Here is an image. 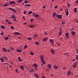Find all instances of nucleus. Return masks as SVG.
I'll use <instances>...</instances> for the list:
<instances>
[{"label": "nucleus", "instance_id": "nucleus-22", "mask_svg": "<svg viewBox=\"0 0 78 78\" xmlns=\"http://www.w3.org/2000/svg\"><path fill=\"white\" fill-rule=\"evenodd\" d=\"M25 6H27L28 7H30V5L29 4H25Z\"/></svg>", "mask_w": 78, "mask_h": 78}, {"label": "nucleus", "instance_id": "nucleus-61", "mask_svg": "<svg viewBox=\"0 0 78 78\" xmlns=\"http://www.w3.org/2000/svg\"><path fill=\"white\" fill-rule=\"evenodd\" d=\"M77 53L78 54V49L76 50Z\"/></svg>", "mask_w": 78, "mask_h": 78}, {"label": "nucleus", "instance_id": "nucleus-18", "mask_svg": "<svg viewBox=\"0 0 78 78\" xmlns=\"http://www.w3.org/2000/svg\"><path fill=\"white\" fill-rule=\"evenodd\" d=\"M56 14V13L55 12L53 13V15H52L54 17H55Z\"/></svg>", "mask_w": 78, "mask_h": 78}, {"label": "nucleus", "instance_id": "nucleus-47", "mask_svg": "<svg viewBox=\"0 0 78 78\" xmlns=\"http://www.w3.org/2000/svg\"><path fill=\"white\" fill-rule=\"evenodd\" d=\"M0 34H1V35H2V36H3V35H4V34H3V32H2V33H1Z\"/></svg>", "mask_w": 78, "mask_h": 78}, {"label": "nucleus", "instance_id": "nucleus-32", "mask_svg": "<svg viewBox=\"0 0 78 78\" xmlns=\"http://www.w3.org/2000/svg\"><path fill=\"white\" fill-rule=\"evenodd\" d=\"M48 68H51V65H50V64H48Z\"/></svg>", "mask_w": 78, "mask_h": 78}, {"label": "nucleus", "instance_id": "nucleus-4", "mask_svg": "<svg viewBox=\"0 0 78 78\" xmlns=\"http://www.w3.org/2000/svg\"><path fill=\"white\" fill-rule=\"evenodd\" d=\"M28 27H30V28H34L35 27L34 25H30L28 26Z\"/></svg>", "mask_w": 78, "mask_h": 78}, {"label": "nucleus", "instance_id": "nucleus-62", "mask_svg": "<svg viewBox=\"0 0 78 78\" xmlns=\"http://www.w3.org/2000/svg\"><path fill=\"white\" fill-rule=\"evenodd\" d=\"M76 60H78V57H76Z\"/></svg>", "mask_w": 78, "mask_h": 78}, {"label": "nucleus", "instance_id": "nucleus-10", "mask_svg": "<svg viewBox=\"0 0 78 78\" xmlns=\"http://www.w3.org/2000/svg\"><path fill=\"white\" fill-rule=\"evenodd\" d=\"M40 58L41 61L44 60V57L42 55L40 56Z\"/></svg>", "mask_w": 78, "mask_h": 78}, {"label": "nucleus", "instance_id": "nucleus-12", "mask_svg": "<svg viewBox=\"0 0 78 78\" xmlns=\"http://www.w3.org/2000/svg\"><path fill=\"white\" fill-rule=\"evenodd\" d=\"M16 51L18 52H22V50H17Z\"/></svg>", "mask_w": 78, "mask_h": 78}, {"label": "nucleus", "instance_id": "nucleus-53", "mask_svg": "<svg viewBox=\"0 0 78 78\" xmlns=\"http://www.w3.org/2000/svg\"><path fill=\"white\" fill-rule=\"evenodd\" d=\"M65 23H66L64 22H62V24H65Z\"/></svg>", "mask_w": 78, "mask_h": 78}, {"label": "nucleus", "instance_id": "nucleus-25", "mask_svg": "<svg viewBox=\"0 0 78 78\" xmlns=\"http://www.w3.org/2000/svg\"><path fill=\"white\" fill-rule=\"evenodd\" d=\"M41 62L43 64H46L45 62H44L43 59L42 60H41Z\"/></svg>", "mask_w": 78, "mask_h": 78}, {"label": "nucleus", "instance_id": "nucleus-5", "mask_svg": "<svg viewBox=\"0 0 78 78\" xmlns=\"http://www.w3.org/2000/svg\"><path fill=\"white\" fill-rule=\"evenodd\" d=\"M51 52L53 55H54V53H55V51H54L53 49H52L51 50Z\"/></svg>", "mask_w": 78, "mask_h": 78}, {"label": "nucleus", "instance_id": "nucleus-50", "mask_svg": "<svg viewBox=\"0 0 78 78\" xmlns=\"http://www.w3.org/2000/svg\"><path fill=\"white\" fill-rule=\"evenodd\" d=\"M26 13V11H24V14H25Z\"/></svg>", "mask_w": 78, "mask_h": 78}, {"label": "nucleus", "instance_id": "nucleus-49", "mask_svg": "<svg viewBox=\"0 0 78 78\" xmlns=\"http://www.w3.org/2000/svg\"><path fill=\"white\" fill-rule=\"evenodd\" d=\"M5 21L6 22H8L9 21V20L8 19H5Z\"/></svg>", "mask_w": 78, "mask_h": 78}, {"label": "nucleus", "instance_id": "nucleus-46", "mask_svg": "<svg viewBox=\"0 0 78 78\" xmlns=\"http://www.w3.org/2000/svg\"><path fill=\"white\" fill-rule=\"evenodd\" d=\"M69 34L68 33H66V34H65L66 36H67Z\"/></svg>", "mask_w": 78, "mask_h": 78}, {"label": "nucleus", "instance_id": "nucleus-24", "mask_svg": "<svg viewBox=\"0 0 78 78\" xmlns=\"http://www.w3.org/2000/svg\"><path fill=\"white\" fill-rule=\"evenodd\" d=\"M3 50L5 51H7V50H6L5 48H3Z\"/></svg>", "mask_w": 78, "mask_h": 78}, {"label": "nucleus", "instance_id": "nucleus-42", "mask_svg": "<svg viewBox=\"0 0 78 78\" xmlns=\"http://www.w3.org/2000/svg\"><path fill=\"white\" fill-rule=\"evenodd\" d=\"M22 1V0H19V1H18L17 2H19V3H20V2H21Z\"/></svg>", "mask_w": 78, "mask_h": 78}, {"label": "nucleus", "instance_id": "nucleus-37", "mask_svg": "<svg viewBox=\"0 0 78 78\" xmlns=\"http://www.w3.org/2000/svg\"><path fill=\"white\" fill-rule=\"evenodd\" d=\"M10 49L11 50H12V51L14 50V49L12 47H10Z\"/></svg>", "mask_w": 78, "mask_h": 78}, {"label": "nucleus", "instance_id": "nucleus-6", "mask_svg": "<svg viewBox=\"0 0 78 78\" xmlns=\"http://www.w3.org/2000/svg\"><path fill=\"white\" fill-rule=\"evenodd\" d=\"M16 2H13V1H11V2H9V4H10V5L14 4Z\"/></svg>", "mask_w": 78, "mask_h": 78}, {"label": "nucleus", "instance_id": "nucleus-8", "mask_svg": "<svg viewBox=\"0 0 78 78\" xmlns=\"http://www.w3.org/2000/svg\"><path fill=\"white\" fill-rule=\"evenodd\" d=\"M71 73V72L70 71H68V73H67V76H69L70 75Z\"/></svg>", "mask_w": 78, "mask_h": 78}, {"label": "nucleus", "instance_id": "nucleus-17", "mask_svg": "<svg viewBox=\"0 0 78 78\" xmlns=\"http://www.w3.org/2000/svg\"><path fill=\"white\" fill-rule=\"evenodd\" d=\"M74 12H76L77 11V10L76 9V8H75L74 9Z\"/></svg>", "mask_w": 78, "mask_h": 78}, {"label": "nucleus", "instance_id": "nucleus-2", "mask_svg": "<svg viewBox=\"0 0 78 78\" xmlns=\"http://www.w3.org/2000/svg\"><path fill=\"white\" fill-rule=\"evenodd\" d=\"M77 63H73V68H76V67L77 66Z\"/></svg>", "mask_w": 78, "mask_h": 78}, {"label": "nucleus", "instance_id": "nucleus-48", "mask_svg": "<svg viewBox=\"0 0 78 78\" xmlns=\"http://www.w3.org/2000/svg\"><path fill=\"white\" fill-rule=\"evenodd\" d=\"M76 4H78V0H76Z\"/></svg>", "mask_w": 78, "mask_h": 78}, {"label": "nucleus", "instance_id": "nucleus-59", "mask_svg": "<svg viewBox=\"0 0 78 78\" xmlns=\"http://www.w3.org/2000/svg\"><path fill=\"white\" fill-rule=\"evenodd\" d=\"M43 65H43V64H41V66H43Z\"/></svg>", "mask_w": 78, "mask_h": 78}, {"label": "nucleus", "instance_id": "nucleus-55", "mask_svg": "<svg viewBox=\"0 0 78 78\" xmlns=\"http://www.w3.org/2000/svg\"><path fill=\"white\" fill-rule=\"evenodd\" d=\"M12 18H14V16L13 15L12 16Z\"/></svg>", "mask_w": 78, "mask_h": 78}, {"label": "nucleus", "instance_id": "nucleus-14", "mask_svg": "<svg viewBox=\"0 0 78 78\" xmlns=\"http://www.w3.org/2000/svg\"><path fill=\"white\" fill-rule=\"evenodd\" d=\"M1 27L2 29H4L5 28V27L3 25H2Z\"/></svg>", "mask_w": 78, "mask_h": 78}, {"label": "nucleus", "instance_id": "nucleus-60", "mask_svg": "<svg viewBox=\"0 0 78 78\" xmlns=\"http://www.w3.org/2000/svg\"><path fill=\"white\" fill-rule=\"evenodd\" d=\"M8 23L9 24H12V23H11L10 22H9Z\"/></svg>", "mask_w": 78, "mask_h": 78}, {"label": "nucleus", "instance_id": "nucleus-58", "mask_svg": "<svg viewBox=\"0 0 78 78\" xmlns=\"http://www.w3.org/2000/svg\"><path fill=\"white\" fill-rule=\"evenodd\" d=\"M68 53H66L64 54L65 55H68Z\"/></svg>", "mask_w": 78, "mask_h": 78}, {"label": "nucleus", "instance_id": "nucleus-21", "mask_svg": "<svg viewBox=\"0 0 78 78\" xmlns=\"http://www.w3.org/2000/svg\"><path fill=\"white\" fill-rule=\"evenodd\" d=\"M47 39L46 38H44V39H43V41H47Z\"/></svg>", "mask_w": 78, "mask_h": 78}, {"label": "nucleus", "instance_id": "nucleus-3", "mask_svg": "<svg viewBox=\"0 0 78 78\" xmlns=\"http://www.w3.org/2000/svg\"><path fill=\"white\" fill-rule=\"evenodd\" d=\"M9 8V9H10V10H12L13 12H15V13H16V11L14 9H13V8H12L11 7Z\"/></svg>", "mask_w": 78, "mask_h": 78}, {"label": "nucleus", "instance_id": "nucleus-56", "mask_svg": "<svg viewBox=\"0 0 78 78\" xmlns=\"http://www.w3.org/2000/svg\"><path fill=\"white\" fill-rule=\"evenodd\" d=\"M73 28H72V29H71V31H73Z\"/></svg>", "mask_w": 78, "mask_h": 78}, {"label": "nucleus", "instance_id": "nucleus-11", "mask_svg": "<svg viewBox=\"0 0 78 78\" xmlns=\"http://www.w3.org/2000/svg\"><path fill=\"white\" fill-rule=\"evenodd\" d=\"M15 35H19V34H21L20 33H17V32H16L15 33Z\"/></svg>", "mask_w": 78, "mask_h": 78}, {"label": "nucleus", "instance_id": "nucleus-29", "mask_svg": "<svg viewBox=\"0 0 78 78\" xmlns=\"http://www.w3.org/2000/svg\"><path fill=\"white\" fill-rule=\"evenodd\" d=\"M18 59L20 61H22V59H21L20 57H18Z\"/></svg>", "mask_w": 78, "mask_h": 78}, {"label": "nucleus", "instance_id": "nucleus-33", "mask_svg": "<svg viewBox=\"0 0 78 78\" xmlns=\"http://www.w3.org/2000/svg\"><path fill=\"white\" fill-rule=\"evenodd\" d=\"M3 58L5 59V60H7V57H5V56H4V57H3Z\"/></svg>", "mask_w": 78, "mask_h": 78}, {"label": "nucleus", "instance_id": "nucleus-35", "mask_svg": "<svg viewBox=\"0 0 78 78\" xmlns=\"http://www.w3.org/2000/svg\"><path fill=\"white\" fill-rule=\"evenodd\" d=\"M30 21L31 22H33L34 21L33 18H31V19H30Z\"/></svg>", "mask_w": 78, "mask_h": 78}, {"label": "nucleus", "instance_id": "nucleus-1", "mask_svg": "<svg viewBox=\"0 0 78 78\" xmlns=\"http://www.w3.org/2000/svg\"><path fill=\"white\" fill-rule=\"evenodd\" d=\"M56 17H57L59 19H61L62 18V16L61 15H56Z\"/></svg>", "mask_w": 78, "mask_h": 78}, {"label": "nucleus", "instance_id": "nucleus-36", "mask_svg": "<svg viewBox=\"0 0 78 78\" xmlns=\"http://www.w3.org/2000/svg\"><path fill=\"white\" fill-rule=\"evenodd\" d=\"M8 6V4L7 3H6L5 5H3L4 7H6Z\"/></svg>", "mask_w": 78, "mask_h": 78}, {"label": "nucleus", "instance_id": "nucleus-9", "mask_svg": "<svg viewBox=\"0 0 78 78\" xmlns=\"http://www.w3.org/2000/svg\"><path fill=\"white\" fill-rule=\"evenodd\" d=\"M33 66L34 67H37L38 66V65H37L36 63L34 64Z\"/></svg>", "mask_w": 78, "mask_h": 78}, {"label": "nucleus", "instance_id": "nucleus-34", "mask_svg": "<svg viewBox=\"0 0 78 78\" xmlns=\"http://www.w3.org/2000/svg\"><path fill=\"white\" fill-rule=\"evenodd\" d=\"M30 54L31 55H34V53H33L32 52H30Z\"/></svg>", "mask_w": 78, "mask_h": 78}, {"label": "nucleus", "instance_id": "nucleus-16", "mask_svg": "<svg viewBox=\"0 0 78 78\" xmlns=\"http://www.w3.org/2000/svg\"><path fill=\"white\" fill-rule=\"evenodd\" d=\"M34 76H36L37 78H39V77L38 76V75L36 74H34Z\"/></svg>", "mask_w": 78, "mask_h": 78}, {"label": "nucleus", "instance_id": "nucleus-43", "mask_svg": "<svg viewBox=\"0 0 78 78\" xmlns=\"http://www.w3.org/2000/svg\"><path fill=\"white\" fill-rule=\"evenodd\" d=\"M37 37V35H36V34H34V38H35L36 37Z\"/></svg>", "mask_w": 78, "mask_h": 78}, {"label": "nucleus", "instance_id": "nucleus-27", "mask_svg": "<svg viewBox=\"0 0 78 78\" xmlns=\"http://www.w3.org/2000/svg\"><path fill=\"white\" fill-rule=\"evenodd\" d=\"M39 16V15L37 14H36L34 15V16L36 17H38Z\"/></svg>", "mask_w": 78, "mask_h": 78}, {"label": "nucleus", "instance_id": "nucleus-51", "mask_svg": "<svg viewBox=\"0 0 78 78\" xmlns=\"http://www.w3.org/2000/svg\"><path fill=\"white\" fill-rule=\"evenodd\" d=\"M51 45L52 46H53L54 45V43L53 42L52 43Z\"/></svg>", "mask_w": 78, "mask_h": 78}, {"label": "nucleus", "instance_id": "nucleus-31", "mask_svg": "<svg viewBox=\"0 0 78 78\" xmlns=\"http://www.w3.org/2000/svg\"><path fill=\"white\" fill-rule=\"evenodd\" d=\"M67 6L68 7H70V4H69V2H68L67 4Z\"/></svg>", "mask_w": 78, "mask_h": 78}, {"label": "nucleus", "instance_id": "nucleus-28", "mask_svg": "<svg viewBox=\"0 0 78 78\" xmlns=\"http://www.w3.org/2000/svg\"><path fill=\"white\" fill-rule=\"evenodd\" d=\"M28 40H29L30 41H31V40L32 38L30 37H28Z\"/></svg>", "mask_w": 78, "mask_h": 78}, {"label": "nucleus", "instance_id": "nucleus-45", "mask_svg": "<svg viewBox=\"0 0 78 78\" xmlns=\"http://www.w3.org/2000/svg\"><path fill=\"white\" fill-rule=\"evenodd\" d=\"M35 70H38V68L37 67H35L34 68Z\"/></svg>", "mask_w": 78, "mask_h": 78}, {"label": "nucleus", "instance_id": "nucleus-52", "mask_svg": "<svg viewBox=\"0 0 78 78\" xmlns=\"http://www.w3.org/2000/svg\"><path fill=\"white\" fill-rule=\"evenodd\" d=\"M65 11H66V12H68V9H66L65 10Z\"/></svg>", "mask_w": 78, "mask_h": 78}, {"label": "nucleus", "instance_id": "nucleus-23", "mask_svg": "<svg viewBox=\"0 0 78 78\" xmlns=\"http://www.w3.org/2000/svg\"><path fill=\"white\" fill-rule=\"evenodd\" d=\"M9 38V37H5L4 38V39L5 40L7 41L8 40V39Z\"/></svg>", "mask_w": 78, "mask_h": 78}, {"label": "nucleus", "instance_id": "nucleus-30", "mask_svg": "<svg viewBox=\"0 0 78 78\" xmlns=\"http://www.w3.org/2000/svg\"><path fill=\"white\" fill-rule=\"evenodd\" d=\"M50 41L51 43H52L53 42V40L52 39H51L50 40Z\"/></svg>", "mask_w": 78, "mask_h": 78}, {"label": "nucleus", "instance_id": "nucleus-15", "mask_svg": "<svg viewBox=\"0 0 78 78\" xmlns=\"http://www.w3.org/2000/svg\"><path fill=\"white\" fill-rule=\"evenodd\" d=\"M0 60L1 61V62H4V59H3V58H1L0 59Z\"/></svg>", "mask_w": 78, "mask_h": 78}, {"label": "nucleus", "instance_id": "nucleus-44", "mask_svg": "<svg viewBox=\"0 0 78 78\" xmlns=\"http://www.w3.org/2000/svg\"><path fill=\"white\" fill-rule=\"evenodd\" d=\"M11 28L12 29H14V27L12 26H11Z\"/></svg>", "mask_w": 78, "mask_h": 78}, {"label": "nucleus", "instance_id": "nucleus-40", "mask_svg": "<svg viewBox=\"0 0 78 78\" xmlns=\"http://www.w3.org/2000/svg\"><path fill=\"white\" fill-rule=\"evenodd\" d=\"M32 13V12L31 11H30L29 12L28 14H31Z\"/></svg>", "mask_w": 78, "mask_h": 78}, {"label": "nucleus", "instance_id": "nucleus-41", "mask_svg": "<svg viewBox=\"0 0 78 78\" xmlns=\"http://www.w3.org/2000/svg\"><path fill=\"white\" fill-rule=\"evenodd\" d=\"M27 44L25 45V46L24 47V48H27Z\"/></svg>", "mask_w": 78, "mask_h": 78}, {"label": "nucleus", "instance_id": "nucleus-26", "mask_svg": "<svg viewBox=\"0 0 78 78\" xmlns=\"http://www.w3.org/2000/svg\"><path fill=\"white\" fill-rule=\"evenodd\" d=\"M35 44L37 45H38L39 44V43L38 42L36 41L35 42Z\"/></svg>", "mask_w": 78, "mask_h": 78}, {"label": "nucleus", "instance_id": "nucleus-57", "mask_svg": "<svg viewBox=\"0 0 78 78\" xmlns=\"http://www.w3.org/2000/svg\"><path fill=\"white\" fill-rule=\"evenodd\" d=\"M10 51H11V50H10V49L9 50H8V52H10Z\"/></svg>", "mask_w": 78, "mask_h": 78}, {"label": "nucleus", "instance_id": "nucleus-20", "mask_svg": "<svg viewBox=\"0 0 78 78\" xmlns=\"http://www.w3.org/2000/svg\"><path fill=\"white\" fill-rule=\"evenodd\" d=\"M65 13H66V15L67 16H68V15L69 14V13L68 12H65Z\"/></svg>", "mask_w": 78, "mask_h": 78}, {"label": "nucleus", "instance_id": "nucleus-13", "mask_svg": "<svg viewBox=\"0 0 78 78\" xmlns=\"http://www.w3.org/2000/svg\"><path fill=\"white\" fill-rule=\"evenodd\" d=\"M54 68L55 69H57L58 68V66H56V65H54Z\"/></svg>", "mask_w": 78, "mask_h": 78}, {"label": "nucleus", "instance_id": "nucleus-39", "mask_svg": "<svg viewBox=\"0 0 78 78\" xmlns=\"http://www.w3.org/2000/svg\"><path fill=\"white\" fill-rule=\"evenodd\" d=\"M61 34H62V31H60L59 33V35H61Z\"/></svg>", "mask_w": 78, "mask_h": 78}, {"label": "nucleus", "instance_id": "nucleus-38", "mask_svg": "<svg viewBox=\"0 0 78 78\" xmlns=\"http://www.w3.org/2000/svg\"><path fill=\"white\" fill-rule=\"evenodd\" d=\"M28 2L27 0H26V1H24V3L25 4H27V3H28Z\"/></svg>", "mask_w": 78, "mask_h": 78}, {"label": "nucleus", "instance_id": "nucleus-63", "mask_svg": "<svg viewBox=\"0 0 78 78\" xmlns=\"http://www.w3.org/2000/svg\"><path fill=\"white\" fill-rule=\"evenodd\" d=\"M43 8H44V9L45 8V6H43Z\"/></svg>", "mask_w": 78, "mask_h": 78}, {"label": "nucleus", "instance_id": "nucleus-54", "mask_svg": "<svg viewBox=\"0 0 78 78\" xmlns=\"http://www.w3.org/2000/svg\"><path fill=\"white\" fill-rule=\"evenodd\" d=\"M58 7V6L57 5L55 6V8L56 9Z\"/></svg>", "mask_w": 78, "mask_h": 78}, {"label": "nucleus", "instance_id": "nucleus-19", "mask_svg": "<svg viewBox=\"0 0 78 78\" xmlns=\"http://www.w3.org/2000/svg\"><path fill=\"white\" fill-rule=\"evenodd\" d=\"M20 68L23 70H24V67L23 66H20Z\"/></svg>", "mask_w": 78, "mask_h": 78}, {"label": "nucleus", "instance_id": "nucleus-7", "mask_svg": "<svg viewBox=\"0 0 78 78\" xmlns=\"http://www.w3.org/2000/svg\"><path fill=\"white\" fill-rule=\"evenodd\" d=\"M71 33L72 35H73V36H75V31H72Z\"/></svg>", "mask_w": 78, "mask_h": 78}, {"label": "nucleus", "instance_id": "nucleus-64", "mask_svg": "<svg viewBox=\"0 0 78 78\" xmlns=\"http://www.w3.org/2000/svg\"><path fill=\"white\" fill-rule=\"evenodd\" d=\"M42 78H46L44 76H43Z\"/></svg>", "mask_w": 78, "mask_h": 78}]
</instances>
